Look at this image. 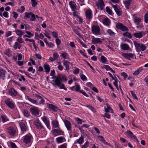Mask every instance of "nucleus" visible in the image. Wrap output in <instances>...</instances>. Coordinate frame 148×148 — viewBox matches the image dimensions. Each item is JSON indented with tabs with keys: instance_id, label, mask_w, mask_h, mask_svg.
<instances>
[{
	"instance_id": "f257e3e1",
	"label": "nucleus",
	"mask_w": 148,
	"mask_h": 148,
	"mask_svg": "<svg viewBox=\"0 0 148 148\" xmlns=\"http://www.w3.org/2000/svg\"><path fill=\"white\" fill-rule=\"evenodd\" d=\"M134 44L135 47L136 51L138 52H140L141 50L144 51L146 49L147 47L143 44H140L136 41L133 42Z\"/></svg>"
},
{
	"instance_id": "f03ea898",
	"label": "nucleus",
	"mask_w": 148,
	"mask_h": 148,
	"mask_svg": "<svg viewBox=\"0 0 148 148\" xmlns=\"http://www.w3.org/2000/svg\"><path fill=\"white\" fill-rule=\"evenodd\" d=\"M52 78H55V80L53 81V82H55V83H52V84L54 86L55 85H56L58 87H59L62 82L61 76L59 75L57 77L55 76L52 77Z\"/></svg>"
},
{
	"instance_id": "7ed1b4c3",
	"label": "nucleus",
	"mask_w": 148,
	"mask_h": 148,
	"mask_svg": "<svg viewBox=\"0 0 148 148\" xmlns=\"http://www.w3.org/2000/svg\"><path fill=\"white\" fill-rule=\"evenodd\" d=\"M110 4H111L112 6L114 9L117 15L119 16H121L122 14V12L118 5L116 4L114 5L112 3H110Z\"/></svg>"
},
{
	"instance_id": "20e7f679",
	"label": "nucleus",
	"mask_w": 148,
	"mask_h": 148,
	"mask_svg": "<svg viewBox=\"0 0 148 148\" xmlns=\"http://www.w3.org/2000/svg\"><path fill=\"white\" fill-rule=\"evenodd\" d=\"M92 32L94 34L99 35L100 34V28L98 26L93 25L92 27Z\"/></svg>"
},
{
	"instance_id": "39448f33",
	"label": "nucleus",
	"mask_w": 148,
	"mask_h": 148,
	"mask_svg": "<svg viewBox=\"0 0 148 148\" xmlns=\"http://www.w3.org/2000/svg\"><path fill=\"white\" fill-rule=\"evenodd\" d=\"M51 132L52 133V134L54 136L63 135L64 134V132L63 131L58 129L52 130Z\"/></svg>"
},
{
	"instance_id": "423d86ee",
	"label": "nucleus",
	"mask_w": 148,
	"mask_h": 148,
	"mask_svg": "<svg viewBox=\"0 0 148 148\" xmlns=\"http://www.w3.org/2000/svg\"><path fill=\"white\" fill-rule=\"evenodd\" d=\"M116 27L118 29H120L123 31H128V28L126 26L124 25L122 23H119L116 25Z\"/></svg>"
},
{
	"instance_id": "0eeeda50",
	"label": "nucleus",
	"mask_w": 148,
	"mask_h": 148,
	"mask_svg": "<svg viewBox=\"0 0 148 148\" xmlns=\"http://www.w3.org/2000/svg\"><path fill=\"white\" fill-rule=\"evenodd\" d=\"M5 103L8 107L11 109H13L15 108V105L9 99L5 100Z\"/></svg>"
},
{
	"instance_id": "6e6552de",
	"label": "nucleus",
	"mask_w": 148,
	"mask_h": 148,
	"mask_svg": "<svg viewBox=\"0 0 148 148\" xmlns=\"http://www.w3.org/2000/svg\"><path fill=\"white\" fill-rule=\"evenodd\" d=\"M30 111L31 113L35 116L38 115L40 111L38 108L35 107L30 108Z\"/></svg>"
},
{
	"instance_id": "1a4fd4ad",
	"label": "nucleus",
	"mask_w": 148,
	"mask_h": 148,
	"mask_svg": "<svg viewBox=\"0 0 148 148\" xmlns=\"http://www.w3.org/2000/svg\"><path fill=\"white\" fill-rule=\"evenodd\" d=\"M32 138L31 135H27L24 136L23 141L25 143L27 144L30 142Z\"/></svg>"
},
{
	"instance_id": "9d476101",
	"label": "nucleus",
	"mask_w": 148,
	"mask_h": 148,
	"mask_svg": "<svg viewBox=\"0 0 148 148\" xmlns=\"http://www.w3.org/2000/svg\"><path fill=\"white\" fill-rule=\"evenodd\" d=\"M34 124L38 129L40 130L44 129L43 126L42 125L41 122L39 120H37L35 121Z\"/></svg>"
},
{
	"instance_id": "9b49d317",
	"label": "nucleus",
	"mask_w": 148,
	"mask_h": 148,
	"mask_svg": "<svg viewBox=\"0 0 148 148\" xmlns=\"http://www.w3.org/2000/svg\"><path fill=\"white\" fill-rule=\"evenodd\" d=\"M126 133L127 134V136L128 137L132 138L135 140H136L137 141H138L136 136L134 135L132 132L131 131L128 130L126 132Z\"/></svg>"
},
{
	"instance_id": "f8f14e48",
	"label": "nucleus",
	"mask_w": 148,
	"mask_h": 148,
	"mask_svg": "<svg viewBox=\"0 0 148 148\" xmlns=\"http://www.w3.org/2000/svg\"><path fill=\"white\" fill-rule=\"evenodd\" d=\"M19 125L21 131L23 132V133L27 130V128L25 122H21L19 123Z\"/></svg>"
},
{
	"instance_id": "ddd939ff",
	"label": "nucleus",
	"mask_w": 148,
	"mask_h": 148,
	"mask_svg": "<svg viewBox=\"0 0 148 148\" xmlns=\"http://www.w3.org/2000/svg\"><path fill=\"white\" fill-rule=\"evenodd\" d=\"M96 5L98 9L101 10L103 9L104 6V3L103 1H99L96 3Z\"/></svg>"
},
{
	"instance_id": "4468645a",
	"label": "nucleus",
	"mask_w": 148,
	"mask_h": 148,
	"mask_svg": "<svg viewBox=\"0 0 148 148\" xmlns=\"http://www.w3.org/2000/svg\"><path fill=\"white\" fill-rule=\"evenodd\" d=\"M86 16V19L90 20L91 19L92 16V12L91 10H87L85 12Z\"/></svg>"
},
{
	"instance_id": "2eb2a0df",
	"label": "nucleus",
	"mask_w": 148,
	"mask_h": 148,
	"mask_svg": "<svg viewBox=\"0 0 148 148\" xmlns=\"http://www.w3.org/2000/svg\"><path fill=\"white\" fill-rule=\"evenodd\" d=\"M9 94L12 97L16 96L17 94V92L13 88H11L9 91Z\"/></svg>"
},
{
	"instance_id": "dca6fc26",
	"label": "nucleus",
	"mask_w": 148,
	"mask_h": 148,
	"mask_svg": "<svg viewBox=\"0 0 148 148\" xmlns=\"http://www.w3.org/2000/svg\"><path fill=\"white\" fill-rule=\"evenodd\" d=\"M47 106L49 109L52 110L53 111L56 112L58 110V108L52 104H47Z\"/></svg>"
},
{
	"instance_id": "f3484780",
	"label": "nucleus",
	"mask_w": 148,
	"mask_h": 148,
	"mask_svg": "<svg viewBox=\"0 0 148 148\" xmlns=\"http://www.w3.org/2000/svg\"><path fill=\"white\" fill-rule=\"evenodd\" d=\"M64 122L67 130H71V123L70 121L66 120H65L64 121Z\"/></svg>"
},
{
	"instance_id": "a211bd4d",
	"label": "nucleus",
	"mask_w": 148,
	"mask_h": 148,
	"mask_svg": "<svg viewBox=\"0 0 148 148\" xmlns=\"http://www.w3.org/2000/svg\"><path fill=\"white\" fill-rule=\"evenodd\" d=\"M8 133L12 136H13L16 132V130L14 127H10L8 128Z\"/></svg>"
},
{
	"instance_id": "6ab92c4d",
	"label": "nucleus",
	"mask_w": 148,
	"mask_h": 148,
	"mask_svg": "<svg viewBox=\"0 0 148 148\" xmlns=\"http://www.w3.org/2000/svg\"><path fill=\"white\" fill-rule=\"evenodd\" d=\"M92 42L94 44L97 43L101 44L102 43V41L101 40V39L99 38H93Z\"/></svg>"
},
{
	"instance_id": "aec40b11",
	"label": "nucleus",
	"mask_w": 148,
	"mask_h": 148,
	"mask_svg": "<svg viewBox=\"0 0 148 148\" xmlns=\"http://www.w3.org/2000/svg\"><path fill=\"white\" fill-rule=\"evenodd\" d=\"M42 120L46 124L47 127L49 129L50 128L49 120L45 116L42 118Z\"/></svg>"
},
{
	"instance_id": "412c9836",
	"label": "nucleus",
	"mask_w": 148,
	"mask_h": 148,
	"mask_svg": "<svg viewBox=\"0 0 148 148\" xmlns=\"http://www.w3.org/2000/svg\"><path fill=\"white\" fill-rule=\"evenodd\" d=\"M123 56L126 59L130 60V58H131L133 59V57L134 55L131 53H125L123 55Z\"/></svg>"
},
{
	"instance_id": "4be33fe9",
	"label": "nucleus",
	"mask_w": 148,
	"mask_h": 148,
	"mask_svg": "<svg viewBox=\"0 0 148 148\" xmlns=\"http://www.w3.org/2000/svg\"><path fill=\"white\" fill-rule=\"evenodd\" d=\"M64 65L65 66L66 70L68 71L69 69V64H70L71 63L67 60H64L63 61Z\"/></svg>"
},
{
	"instance_id": "5701e85b",
	"label": "nucleus",
	"mask_w": 148,
	"mask_h": 148,
	"mask_svg": "<svg viewBox=\"0 0 148 148\" xmlns=\"http://www.w3.org/2000/svg\"><path fill=\"white\" fill-rule=\"evenodd\" d=\"M132 34L135 37L137 38H140L143 36V34L141 32L134 33Z\"/></svg>"
},
{
	"instance_id": "b1692460",
	"label": "nucleus",
	"mask_w": 148,
	"mask_h": 148,
	"mask_svg": "<svg viewBox=\"0 0 148 148\" xmlns=\"http://www.w3.org/2000/svg\"><path fill=\"white\" fill-rule=\"evenodd\" d=\"M6 72L2 69H0V77L3 80L5 79V73Z\"/></svg>"
},
{
	"instance_id": "393cba45",
	"label": "nucleus",
	"mask_w": 148,
	"mask_h": 148,
	"mask_svg": "<svg viewBox=\"0 0 148 148\" xmlns=\"http://www.w3.org/2000/svg\"><path fill=\"white\" fill-rule=\"evenodd\" d=\"M84 136H81L79 138L76 140V141L77 143L81 145L84 143Z\"/></svg>"
},
{
	"instance_id": "a878e982",
	"label": "nucleus",
	"mask_w": 148,
	"mask_h": 148,
	"mask_svg": "<svg viewBox=\"0 0 148 148\" xmlns=\"http://www.w3.org/2000/svg\"><path fill=\"white\" fill-rule=\"evenodd\" d=\"M25 98L32 103L36 105L37 104V102L36 100L30 98L28 96H25Z\"/></svg>"
},
{
	"instance_id": "bb28decb",
	"label": "nucleus",
	"mask_w": 148,
	"mask_h": 148,
	"mask_svg": "<svg viewBox=\"0 0 148 148\" xmlns=\"http://www.w3.org/2000/svg\"><path fill=\"white\" fill-rule=\"evenodd\" d=\"M70 6L72 9V10L74 11V10L76 9L75 3L74 1H71L69 3Z\"/></svg>"
},
{
	"instance_id": "cd10ccee",
	"label": "nucleus",
	"mask_w": 148,
	"mask_h": 148,
	"mask_svg": "<svg viewBox=\"0 0 148 148\" xmlns=\"http://www.w3.org/2000/svg\"><path fill=\"white\" fill-rule=\"evenodd\" d=\"M22 46L21 44L17 42H16L14 45V48L16 49H20Z\"/></svg>"
},
{
	"instance_id": "c85d7f7f",
	"label": "nucleus",
	"mask_w": 148,
	"mask_h": 148,
	"mask_svg": "<svg viewBox=\"0 0 148 148\" xmlns=\"http://www.w3.org/2000/svg\"><path fill=\"white\" fill-rule=\"evenodd\" d=\"M103 23L105 25H109L110 23V19L108 18H105L103 21Z\"/></svg>"
},
{
	"instance_id": "c756f323",
	"label": "nucleus",
	"mask_w": 148,
	"mask_h": 148,
	"mask_svg": "<svg viewBox=\"0 0 148 148\" xmlns=\"http://www.w3.org/2000/svg\"><path fill=\"white\" fill-rule=\"evenodd\" d=\"M134 19L135 23L137 25H138L141 21V19L136 16H134Z\"/></svg>"
},
{
	"instance_id": "7c9ffc66",
	"label": "nucleus",
	"mask_w": 148,
	"mask_h": 148,
	"mask_svg": "<svg viewBox=\"0 0 148 148\" xmlns=\"http://www.w3.org/2000/svg\"><path fill=\"white\" fill-rule=\"evenodd\" d=\"M131 1H124V3L125 5V6L127 9L129 8V7L130 5L131 4Z\"/></svg>"
},
{
	"instance_id": "2f4dec72",
	"label": "nucleus",
	"mask_w": 148,
	"mask_h": 148,
	"mask_svg": "<svg viewBox=\"0 0 148 148\" xmlns=\"http://www.w3.org/2000/svg\"><path fill=\"white\" fill-rule=\"evenodd\" d=\"M123 36L124 37H127L129 38H131L132 37V34L127 32H126L125 33L123 34Z\"/></svg>"
},
{
	"instance_id": "473e14b6",
	"label": "nucleus",
	"mask_w": 148,
	"mask_h": 148,
	"mask_svg": "<svg viewBox=\"0 0 148 148\" xmlns=\"http://www.w3.org/2000/svg\"><path fill=\"white\" fill-rule=\"evenodd\" d=\"M52 125L55 128L59 127V125L57 121H52Z\"/></svg>"
},
{
	"instance_id": "72a5a7b5",
	"label": "nucleus",
	"mask_w": 148,
	"mask_h": 148,
	"mask_svg": "<svg viewBox=\"0 0 148 148\" xmlns=\"http://www.w3.org/2000/svg\"><path fill=\"white\" fill-rule=\"evenodd\" d=\"M121 47L122 49L124 50H128L130 48L128 45L125 44L122 45Z\"/></svg>"
},
{
	"instance_id": "f704fd0d",
	"label": "nucleus",
	"mask_w": 148,
	"mask_h": 148,
	"mask_svg": "<svg viewBox=\"0 0 148 148\" xmlns=\"http://www.w3.org/2000/svg\"><path fill=\"white\" fill-rule=\"evenodd\" d=\"M15 32L16 34L19 36H22L24 34V32H22L18 29H16L15 30Z\"/></svg>"
},
{
	"instance_id": "c9c22d12",
	"label": "nucleus",
	"mask_w": 148,
	"mask_h": 148,
	"mask_svg": "<svg viewBox=\"0 0 148 148\" xmlns=\"http://www.w3.org/2000/svg\"><path fill=\"white\" fill-rule=\"evenodd\" d=\"M1 117L2 119L3 123H4L9 120L5 115H1Z\"/></svg>"
},
{
	"instance_id": "e433bc0d",
	"label": "nucleus",
	"mask_w": 148,
	"mask_h": 148,
	"mask_svg": "<svg viewBox=\"0 0 148 148\" xmlns=\"http://www.w3.org/2000/svg\"><path fill=\"white\" fill-rule=\"evenodd\" d=\"M44 68L46 72H49L50 71V68L49 64H44Z\"/></svg>"
},
{
	"instance_id": "4c0bfd02",
	"label": "nucleus",
	"mask_w": 148,
	"mask_h": 148,
	"mask_svg": "<svg viewBox=\"0 0 148 148\" xmlns=\"http://www.w3.org/2000/svg\"><path fill=\"white\" fill-rule=\"evenodd\" d=\"M25 16L24 17V19H26L27 18H29L30 16L32 15V12H30L29 13H28L27 12H26L25 13Z\"/></svg>"
},
{
	"instance_id": "58836bf2",
	"label": "nucleus",
	"mask_w": 148,
	"mask_h": 148,
	"mask_svg": "<svg viewBox=\"0 0 148 148\" xmlns=\"http://www.w3.org/2000/svg\"><path fill=\"white\" fill-rule=\"evenodd\" d=\"M56 139L58 143H60L63 142L64 138L62 136H60L57 138Z\"/></svg>"
},
{
	"instance_id": "ea45409f",
	"label": "nucleus",
	"mask_w": 148,
	"mask_h": 148,
	"mask_svg": "<svg viewBox=\"0 0 148 148\" xmlns=\"http://www.w3.org/2000/svg\"><path fill=\"white\" fill-rule=\"evenodd\" d=\"M109 35L112 37H114V36L115 34V33L113 32L111 29H108L107 31Z\"/></svg>"
},
{
	"instance_id": "a19ab883",
	"label": "nucleus",
	"mask_w": 148,
	"mask_h": 148,
	"mask_svg": "<svg viewBox=\"0 0 148 148\" xmlns=\"http://www.w3.org/2000/svg\"><path fill=\"white\" fill-rule=\"evenodd\" d=\"M5 54L8 57H10L11 56V51L9 49H7L5 52Z\"/></svg>"
},
{
	"instance_id": "79ce46f5",
	"label": "nucleus",
	"mask_w": 148,
	"mask_h": 148,
	"mask_svg": "<svg viewBox=\"0 0 148 148\" xmlns=\"http://www.w3.org/2000/svg\"><path fill=\"white\" fill-rule=\"evenodd\" d=\"M106 11L107 13L110 15H112V10L108 7L106 8Z\"/></svg>"
},
{
	"instance_id": "37998d69",
	"label": "nucleus",
	"mask_w": 148,
	"mask_h": 148,
	"mask_svg": "<svg viewBox=\"0 0 148 148\" xmlns=\"http://www.w3.org/2000/svg\"><path fill=\"white\" fill-rule=\"evenodd\" d=\"M142 70L141 69H138L134 71L133 73V75H137L141 72Z\"/></svg>"
},
{
	"instance_id": "c03bdc74",
	"label": "nucleus",
	"mask_w": 148,
	"mask_h": 148,
	"mask_svg": "<svg viewBox=\"0 0 148 148\" xmlns=\"http://www.w3.org/2000/svg\"><path fill=\"white\" fill-rule=\"evenodd\" d=\"M89 142L86 141L84 145H82L81 148H87L89 146Z\"/></svg>"
},
{
	"instance_id": "a18cd8bd",
	"label": "nucleus",
	"mask_w": 148,
	"mask_h": 148,
	"mask_svg": "<svg viewBox=\"0 0 148 148\" xmlns=\"http://www.w3.org/2000/svg\"><path fill=\"white\" fill-rule=\"evenodd\" d=\"M76 88H75V90L76 91H79L80 89V86L76 82L75 83Z\"/></svg>"
},
{
	"instance_id": "49530a36",
	"label": "nucleus",
	"mask_w": 148,
	"mask_h": 148,
	"mask_svg": "<svg viewBox=\"0 0 148 148\" xmlns=\"http://www.w3.org/2000/svg\"><path fill=\"white\" fill-rule=\"evenodd\" d=\"M23 113L24 116L27 117L29 116V112L26 110H24Z\"/></svg>"
},
{
	"instance_id": "de8ad7c7",
	"label": "nucleus",
	"mask_w": 148,
	"mask_h": 148,
	"mask_svg": "<svg viewBox=\"0 0 148 148\" xmlns=\"http://www.w3.org/2000/svg\"><path fill=\"white\" fill-rule=\"evenodd\" d=\"M80 78L83 81L87 80V78L83 74H82L80 75Z\"/></svg>"
},
{
	"instance_id": "09e8293b",
	"label": "nucleus",
	"mask_w": 148,
	"mask_h": 148,
	"mask_svg": "<svg viewBox=\"0 0 148 148\" xmlns=\"http://www.w3.org/2000/svg\"><path fill=\"white\" fill-rule=\"evenodd\" d=\"M121 76L123 77L124 79H125L127 77V75L125 72H123L121 73Z\"/></svg>"
},
{
	"instance_id": "8fccbe9b",
	"label": "nucleus",
	"mask_w": 148,
	"mask_h": 148,
	"mask_svg": "<svg viewBox=\"0 0 148 148\" xmlns=\"http://www.w3.org/2000/svg\"><path fill=\"white\" fill-rule=\"evenodd\" d=\"M101 60L102 62L103 63H105L107 60L106 58L103 56H101Z\"/></svg>"
},
{
	"instance_id": "3c124183",
	"label": "nucleus",
	"mask_w": 148,
	"mask_h": 148,
	"mask_svg": "<svg viewBox=\"0 0 148 148\" xmlns=\"http://www.w3.org/2000/svg\"><path fill=\"white\" fill-rule=\"evenodd\" d=\"M59 87L60 89H63L65 90H67L66 88L65 87V86L64 84H61Z\"/></svg>"
},
{
	"instance_id": "603ef678",
	"label": "nucleus",
	"mask_w": 148,
	"mask_h": 148,
	"mask_svg": "<svg viewBox=\"0 0 148 148\" xmlns=\"http://www.w3.org/2000/svg\"><path fill=\"white\" fill-rule=\"evenodd\" d=\"M31 18L30 20L32 21H34L36 20V17L35 14H33L32 12V15H31Z\"/></svg>"
},
{
	"instance_id": "864d4df0",
	"label": "nucleus",
	"mask_w": 148,
	"mask_h": 148,
	"mask_svg": "<svg viewBox=\"0 0 148 148\" xmlns=\"http://www.w3.org/2000/svg\"><path fill=\"white\" fill-rule=\"evenodd\" d=\"M59 56L58 54L56 53H54L53 54V58L55 60L57 59Z\"/></svg>"
},
{
	"instance_id": "5fc2aeb1",
	"label": "nucleus",
	"mask_w": 148,
	"mask_h": 148,
	"mask_svg": "<svg viewBox=\"0 0 148 148\" xmlns=\"http://www.w3.org/2000/svg\"><path fill=\"white\" fill-rule=\"evenodd\" d=\"M130 92L133 97L135 99L137 100L138 99V98L137 97L136 94L134 93V91H130Z\"/></svg>"
},
{
	"instance_id": "6e6d98bb",
	"label": "nucleus",
	"mask_w": 148,
	"mask_h": 148,
	"mask_svg": "<svg viewBox=\"0 0 148 148\" xmlns=\"http://www.w3.org/2000/svg\"><path fill=\"white\" fill-rule=\"evenodd\" d=\"M145 21L146 23H147L148 22V14H146L144 16Z\"/></svg>"
},
{
	"instance_id": "4d7b16f0",
	"label": "nucleus",
	"mask_w": 148,
	"mask_h": 148,
	"mask_svg": "<svg viewBox=\"0 0 148 148\" xmlns=\"http://www.w3.org/2000/svg\"><path fill=\"white\" fill-rule=\"evenodd\" d=\"M52 36L55 38H57L58 37V34L57 33L55 32H52Z\"/></svg>"
},
{
	"instance_id": "13d9d810",
	"label": "nucleus",
	"mask_w": 148,
	"mask_h": 148,
	"mask_svg": "<svg viewBox=\"0 0 148 148\" xmlns=\"http://www.w3.org/2000/svg\"><path fill=\"white\" fill-rule=\"evenodd\" d=\"M79 69L78 68H76L75 70L73 71V73L75 75H77L79 73Z\"/></svg>"
},
{
	"instance_id": "bf43d9fd",
	"label": "nucleus",
	"mask_w": 148,
	"mask_h": 148,
	"mask_svg": "<svg viewBox=\"0 0 148 148\" xmlns=\"http://www.w3.org/2000/svg\"><path fill=\"white\" fill-rule=\"evenodd\" d=\"M32 5L33 7H34L36 6L37 4V3L36 1H31Z\"/></svg>"
},
{
	"instance_id": "052dcab7",
	"label": "nucleus",
	"mask_w": 148,
	"mask_h": 148,
	"mask_svg": "<svg viewBox=\"0 0 148 148\" xmlns=\"http://www.w3.org/2000/svg\"><path fill=\"white\" fill-rule=\"evenodd\" d=\"M56 42L57 45L58 46L60 45L61 41L59 39L57 38L56 39Z\"/></svg>"
},
{
	"instance_id": "680f3d73",
	"label": "nucleus",
	"mask_w": 148,
	"mask_h": 148,
	"mask_svg": "<svg viewBox=\"0 0 148 148\" xmlns=\"http://www.w3.org/2000/svg\"><path fill=\"white\" fill-rule=\"evenodd\" d=\"M86 85L88 87H90V88H92L93 86L92 84L90 82H87L86 84Z\"/></svg>"
},
{
	"instance_id": "e2e57ef3",
	"label": "nucleus",
	"mask_w": 148,
	"mask_h": 148,
	"mask_svg": "<svg viewBox=\"0 0 148 148\" xmlns=\"http://www.w3.org/2000/svg\"><path fill=\"white\" fill-rule=\"evenodd\" d=\"M79 53L82 54V55L84 57L88 58V57L87 56L86 54L83 51H82L81 50L79 51Z\"/></svg>"
},
{
	"instance_id": "0e129e2a",
	"label": "nucleus",
	"mask_w": 148,
	"mask_h": 148,
	"mask_svg": "<svg viewBox=\"0 0 148 148\" xmlns=\"http://www.w3.org/2000/svg\"><path fill=\"white\" fill-rule=\"evenodd\" d=\"M67 144L66 143H64L59 146V148H66Z\"/></svg>"
},
{
	"instance_id": "69168bd1",
	"label": "nucleus",
	"mask_w": 148,
	"mask_h": 148,
	"mask_svg": "<svg viewBox=\"0 0 148 148\" xmlns=\"http://www.w3.org/2000/svg\"><path fill=\"white\" fill-rule=\"evenodd\" d=\"M76 121L77 123L78 124H82V121L81 119L79 118H76Z\"/></svg>"
},
{
	"instance_id": "338daca9",
	"label": "nucleus",
	"mask_w": 148,
	"mask_h": 148,
	"mask_svg": "<svg viewBox=\"0 0 148 148\" xmlns=\"http://www.w3.org/2000/svg\"><path fill=\"white\" fill-rule=\"evenodd\" d=\"M10 145L12 148H16V146L14 143L13 142L10 143Z\"/></svg>"
},
{
	"instance_id": "774afa93",
	"label": "nucleus",
	"mask_w": 148,
	"mask_h": 148,
	"mask_svg": "<svg viewBox=\"0 0 148 148\" xmlns=\"http://www.w3.org/2000/svg\"><path fill=\"white\" fill-rule=\"evenodd\" d=\"M144 81L148 86V76H147L144 79Z\"/></svg>"
}]
</instances>
